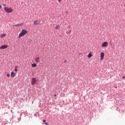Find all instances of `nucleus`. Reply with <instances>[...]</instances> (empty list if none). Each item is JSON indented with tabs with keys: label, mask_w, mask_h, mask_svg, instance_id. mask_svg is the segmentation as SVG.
<instances>
[{
	"label": "nucleus",
	"mask_w": 125,
	"mask_h": 125,
	"mask_svg": "<svg viewBox=\"0 0 125 125\" xmlns=\"http://www.w3.org/2000/svg\"><path fill=\"white\" fill-rule=\"evenodd\" d=\"M27 33L28 32L27 31V30L25 29H22L21 30V33L19 34L18 38L20 39V38H22V37H24V36H25V35H26Z\"/></svg>",
	"instance_id": "1"
},
{
	"label": "nucleus",
	"mask_w": 125,
	"mask_h": 125,
	"mask_svg": "<svg viewBox=\"0 0 125 125\" xmlns=\"http://www.w3.org/2000/svg\"><path fill=\"white\" fill-rule=\"evenodd\" d=\"M56 30H59V29H60V26H59V25L56 26Z\"/></svg>",
	"instance_id": "14"
},
{
	"label": "nucleus",
	"mask_w": 125,
	"mask_h": 125,
	"mask_svg": "<svg viewBox=\"0 0 125 125\" xmlns=\"http://www.w3.org/2000/svg\"><path fill=\"white\" fill-rule=\"evenodd\" d=\"M5 37H6V34H2L0 35V38H1V39H3V38H5Z\"/></svg>",
	"instance_id": "11"
},
{
	"label": "nucleus",
	"mask_w": 125,
	"mask_h": 125,
	"mask_svg": "<svg viewBox=\"0 0 125 125\" xmlns=\"http://www.w3.org/2000/svg\"><path fill=\"white\" fill-rule=\"evenodd\" d=\"M4 9L7 13H11L13 11V9L12 8L8 7H4Z\"/></svg>",
	"instance_id": "2"
},
{
	"label": "nucleus",
	"mask_w": 125,
	"mask_h": 125,
	"mask_svg": "<svg viewBox=\"0 0 125 125\" xmlns=\"http://www.w3.org/2000/svg\"><path fill=\"white\" fill-rule=\"evenodd\" d=\"M37 82H38V81L37 80V79L36 78H32V80H31L32 85H35V84H36V83H37Z\"/></svg>",
	"instance_id": "3"
},
{
	"label": "nucleus",
	"mask_w": 125,
	"mask_h": 125,
	"mask_svg": "<svg viewBox=\"0 0 125 125\" xmlns=\"http://www.w3.org/2000/svg\"><path fill=\"white\" fill-rule=\"evenodd\" d=\"M123 79H125V76H124L123 77Z\"/></svg>",
	"instance_id": "19"
},
{
	"label": "nucleus",
	"mask_w": 125,
	"mask_h": 125,
	"mask_svg": "<svg viewBox=\"0 0 125 125\" xmlns=\"http://www.w3.org/2000/svg\"><path fill=\"white\" fill-rule=\"evenodd\" d=\"M15 68L18 69V66H16Z\"/></svg>",
	"instance_id": "17"
},
{
	"label": "nucleus",
	"mask_w": 125,
	"mask_h": 125,
	"mask_svg": "<svg viewBox=\"0 0 125 125\" xmlns=\"http://www.w3.org/2000/svg\"><path fill=\"white\" fill-rule=\"evenodd\" d=\"M66 13H68V12H66Z\"/></svg>",
	"instance_id": "25"
},
{
	"label": "nucleus",
	"mask_w": 125,
	"mask_h": 125,
	"mask_svg": "<svg viewBox=\"0 0 125 125\" xmlns=\"http://www.w3.org/2000/svg\"><path fill=\"white\" fill-rule=\"evenodd\" d=\"M54 96H56V94L54 95Z\"/></svg>",
	"instance_id": "24"
},
{
	"label": "nucleus",
	"mask_w": 125,
	"mask_h": 125,
	"mask_svg": "<svg viewBox=\"0 0 125 125\" xmlns=\"http://www.w3.org/2000/svg\"><path fill=\"white\" fill-rule=\"evenodd\" d=\"M104 56H105V54H104V53H103V52L101 53V54H100V57H101L100 60H103V59H104Z\"/></svg>",
	"instance_id": "6"
},
{
	"label": "nucleus",
	"mask_w": 125,
	"mask_h": 125,
	"mask_svg": "<svg viewBox=\"0 0 125 125\" xmlns=\"http://www.w3.org/2000/svg\"><path fill=\"white\" fill-rule=\"evenodd\" d=\"M59 2H60L61 1V0H58Z\"/></svg>",
	"instance_id": "22"
},
{
	"label": "nucleus",
	"mask_w": 125,
	"mask_h": 125,
	"mask_svg": "<svg viewBox=\"0 0 125 125\" xmlns=\"http://www.w3.org/2000/svg\"><path fill=\"white\" fill-rule=\"evenodd\" d=\"M16 73L14 71H13L11 73V78H14L15 77Z\"/></svg>",
	"instance_id": "7"
},
{
	"label": "nucleus",
	"mask_w": 125,
	"mask_h": 125,
	"mask_svg": "<svg viewBox=\"0 0 125 125\" xmlns=\"http://www.w3.org/2000/svg\"><path fill=\"white\" fill-rule=\"evenodd\" d=\"M6 76L8 78H10V74H6Z\"/></svg>",
	"instance_id": "15"
},
{
	"label": "nucleus",
	"mask_w": 125,
	"mask_h": 125,
	"mask_svg": "<svg viewBox=\"0 0 125 125\" xmlns=\"http://www.w3.org/2000/svg\"><path fill=\"white\" fill-rule=\"evenodd\" d=\"M31 66H32V67H37V64H36V63H33V64H31Z\"/></svg>",
	"instance_id": "13"
},
{
	"label": "nucleus",
	"mask_w": 125,
	"mask_h": 125,
	"mask_svg": "<svg viewBox=\"0 0 125 125\" xmlns=\"http://www.w3.org/2000/svg\"><path fill=\"white\" fill-rule=\"evenodd\" d=\"M44 125H48V123H44Z\"/></svg>",
	"instance_id": "18"
},
{
	"label": "nucleus",
	"mask_w": 125,
	"mask_h": 125,
	"mask_svg": "<svg viewBox=\"0 0 125 125\" xmlns=\"http://www.w3.org/2000/svg\"><path fill=\"white\" fill-rule=\"evenodd\" d=\"M92 57V54H91V53H90L88 54L87 57L88 58H90V57Z\"/></svg>",
	"instance_id": "12"
},
{
	"label": "nucleus",
	"mask_w": 125,
	"mask_h": 125,
	"mask_svg": "<svg viewBox=\"0 0 125 125\" xmlns=\"http://www.w3.org/2000/svg\"><path fill=\"white\" fill-rule=\"evenodd\" d=\"M108 42H104L102 43L101 46L102 47H106V46H108Z\"/></svg>",
	"instance_id": "4"
},
{
	"label": "nucleus",
	"mask_w": 125,
	"mask_h": 125,
	"mask_svg": "<svg viewBox=\"0 0 125 125\" xmlns=\"http://www.w3.org/2000/svg\"><path fill=\"white\" fill-rule=\"evenodd\" d=\"M3 6H6V4H3Z\"/></svg>",
	"instance_id": "23"
},
{
	"label": "nucleus",
	"mask_w": 125,
	"mask_h": 125,
	"mask_svg": "<svg viewBox=\"0 0 125 125\" xmlns=\"http://www.w3.org/2000/svg\"><path fill=\"white\" fill-rule=\"evenodd\" d=\"M18 69L17 68H15V72H18Z\"/></svg>",
	"instance_id": "16"
},
{
	"label": "nucleus",
	"mask_w": 125,
	"mask_h": 125,
	"mask_svg": "<svg viewBox=\"0 0 125 125\" xmlns=\"http://www.w3.org/2000/svg\"><path fill=\"white\" fill-rule=\"evenodd\" d=\"M23 23H21L18 24L17 25H14V27H19L20 26H23Z\"/></svg>",
	"instance_id": "10"
},
{
	"label": "nucleus",
	"mask_w": 125,
	"mask_h": 125,
	"mask_svg": "<svg viewBox=\"0 0 125 125\" xmlns=\"http://www.w3.org/2000/svg\"><path fill=\"white\" fill-rule=\"evenodd\" d=\"M8 47V45H2L0 46V49H5V48H7Z\"/></svg>",
	"instance_id": "5"
},
{
	"label": "nucleus",
	"mask_w": 125,
	"mask_h": 125,
	"mask_svg": "<svg viewBox=\"0 0 125 125\" xmlns=\"http://www.w3.org/2000/svg\"><path fill=\"white\" fill-rule=\"evenodd\" d=\"M2 6H1V5H0V9H1Z\"/></svg>",
	"instance_id": "21"
},
{
	"label": "nucleus",
	"mask_w": 125,
	"mask_h": 125,
	"mask_svg": "<svg viewBox=\"0 0 125 125\" xmlns=\"http://www.w3.org/2000/svg\"><path fill=\"white\" fill-rule=\"evenodd\" d=\"M115 88H117V87H115Z\"/></svg>",
	"instance_id": "26"
},
{
	"label": "nucleus",
	"mask_w": 125,
	"mask_h": 125,
	"mask_svg": "<svg viewBox=\"0 0 125 125\" xmlns=\"http://www.w3.org/2000/svg\"><path fill=\"white\" fill-rule=\"evenodd\" d=\"M40 23H41L40 21H34V25H38V24H40Z\"/></svg>",
	"instance_id": "9"
},
{
	"label": "nucleus",
	"mask_w": 125,
	"mask_h": 125,
	"mask_svg": "<svg viewBox=\"0 0 125 125\" xmlns=\"http://www.w3.org/2000/svg\"><path fill=\"white\" fill-rule=\"evenodd\" d=\"M40 59L41 58H40V57L36 58L35 59V62L36 63H39Z\"/></svg>",
	"instance_id": "8"
},
{
	"label": "nucleus",
	"mask_w": 125,
	"mask_h": 125,
	"mask_svg": "<svg viewBox=\"0 0 125 125\" xmlns=\"http://www.w3.org/2000/svg\"><path fill=\"white\" fill-rule=\"evenodd\" d=\"M43 123H45V122H46V120H43Z\"/></svg>",
	"instance_id": "20"
}]
</instances>
